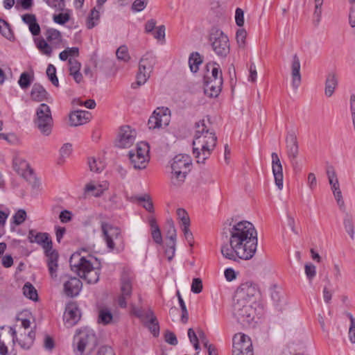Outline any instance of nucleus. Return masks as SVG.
Masks as SVG:
<instances>
[{
  "label": "nucleus",
  "instance_id": "nucleus-48",
  "mask_svg": "<svg viewBox=\"0 0 355 355\" xmlns=\"http://www.w3.org/2000/svg\"><path fill=\"white\" fill-rule=\"evenodd\" d=\"M118 60L128 62L130 59V56L128 53V47L126 46H121L118 48L116 52Z\"/></svg>",
  "mask_w": 355,
  "mask_h": 355
},
{
  "label": "nucleus",
  "instance_id": "nucleus-33",
  "mask_svg": "<svg viewBox=\"0 0 355 355\" xmlns=\"http://www.w3.org/2000/svg\"><path fill=\"white\" fill-rule=\"evenodd\" d=\"M187 173L181 171H170V180L173 185L179 187L180 186L186 179Z\"/></svg>",
  "mask_w": 355,
  "mask_h": 355
},
{
  "label": "nucleus",
  "instance_id": "nucleus-46",
  "mask_svg": "<svg viewBox=\"0 0 355 355\" xmlns=\"http://www.w3.org/2000/svg\"><path fill=\"white\" fill-rule=\"evenodd\" d=\"M0 33L7 39H11L12 37V33L8 23L1 19H0Z\"/></svg>",
  "mask_w": 355,
  "mask_h": 355
},
{
  "label": "nucleus",
  "instance_id": "nucleus-61",
  "mask_svg": "<svg viewBox=\"0 0 355 355\" xmlns=\"http://www.w3.org/2000/svg\"><path fill=\"white\" fill-rule=\"evenodd\" d=\"M68 62L69 65V73L80 70L81 64L77 60L69 58Z\"/></svg>",
  "mask_w": 355,
  "mask_h": 355
},
{
  "label": "nucleus",
  "instance_id": "nucleus-29",
  "mask_svg": "<svg viewBox=\"0 0 355 355\" xmlns=\"http://www.w3.org/2000/svg\"><path fill=\"white\" fill-rule=\"evenodd\" d=\"M46 256L47 257L46 263L50 276L53 279L55 280L58 278V253L54 250L46 254Z\"/></svg>",
  "mask_w": 355,
  "mask_h": 355
},
{
  "label": "nucleus",
  "instance_id": "nucleus-21",
  "mask_svg": "<svg viewBox=\"0 0 355 355\" xmlns=\"http://www.w3.org/2000/svg\"><path fill=\"white\" fill-rule=\"evenodd\" d=\"M191 164V160L189 156L180 154L175 156L171 161L169 168L170 170L185 171L188 173L190 171Z\"/></svg>",
  "mask_w": 355,
  "mask_h": 355
},
{
  "label": "nucleus",
  "instance_id": "nucleus-57",
  "mask_svg": "<svg viewBox=\"0 0 355 355\" xmlns=\"http://www.w3.org/2000/svg\"><path fill=\"white\" fill-rule=\"evenodd\" d=\"M191 290L194 293H200L202 290V282L200 278H194L193 279Z\"/></svg>",
  "mask_w": 355,
  "mask_h": 355
},
{
  "label": "nucleus",
  "instance_id": "nucleus-14",
  "mask_svg": "<svg viewBox=\"0 0 355 355\" xmlns=\"http://www.w3.org/2000/svg\"><path fill=\"white\" fill-rule=\"evenodd\" d=\"M101 227L107 248L113 250L115 248V241L121 239V230L105 221H101Z\"/></svg>",
  "mask_w": 355,
  "mask_h": 355
},
{
  "label": "nucleus",
  "instance_id": "nucleus-56",
  "mask_svg": "<svg viewBox=\"0 0 355 355\" xmlns=\"http://www.w3.org/2000/svg\"><path fill=\"white\" fill-rule=\"evenodd\" d=\"M175 242H168L167 243L166 249L165 250V254L168 261H171L175 255Z\"/></svg>",
  "mask_w": 355,
  "mask_h": 355
},
{
  "label": "nucleus",
  "instance_id": "nucleus-42",
  "mask_svg": "<svg viewBox=\"0 0 355 355\" xmlns=\"http://www.w3.org/2000/svg\"><path fill=\"white\" fill-rule=\"evenodd\" d=\"M72 151L71 144L67 143L64 144L60 149V157L58 159V164H62L65 162V159L69 157Z\"/></svg>",
  "mask_w": 355,
  "mask_h": 355
},
{
  "label": "nucleus",
  "instance_id": "nucleus-8",
  "mask_svg": "<svg viewBox=\"0 0 355 355\" xmlns=\"http://www.w3.org/2000/svg\"><path fill=\"white\" fill-rule=\"evenodd\" d=\"M35 124L39 130L44 135H49L51 132L53 120L51 110L49 105L42 103L36 110Z\"/></svg>",
  "mask_w": 355,
  "mask_h": 355
},
{
  "label": "nucleus",
  "instance_id": "nucleus-60",
  "mask_svg": "<svg viewBox=\"0 0 355 355\" xmlns=\"http://www.w3.org/2000/svg\"><path fill=\"white\" fill-rule=\"evenodd\" d=\"M146 0H135L132 5V9L134 12H140L146 8Z\"/></svg>",
  "mask_w": 355,
  "mask_h": 355
},
{
  "label": "nucleus",
  "instance_id": "nucleus-19",
  "mask_svg": "<svg viewBox=\"0 0 355 355\" xmlns=\"http://www.w3.org/2000/svg\"><path fill=\"white\" fill-rule=\"evenodd\" d=\"M82 288V282L77 277H69L67 279H63V291L67 297H76Z\"/></svg>",
  "mask_w": 355,
  "mask_h": 355
},
{
  "label": "nucleus",
  "instance_id": "nucleus-43",
  "mask_svg": "<svg viewBox=\"0 0 355 355\" xmlns=\"http://www.w3.org/2000/svg\"><path fill=\"white\" fill-rule=\"evenodd\" d=\"M46 76H48L49 80L51 83L55 86H59V81L58 77L56 76V69L52 64H49L46 69Z\"/></svg>",
  "mask_w": 355,
  "mask_h": 355
},
{
  "label": "nucleus",
  "instance_id": "nucleus-30",
  "mask_svg": "<svg viewBox=\"0 0 355 355\" xmlns=\"http://www.w3.org/2000/svg\"><path fill=\"white\" fill-rule=\"evenodd\" d=\"M107 189L108 184L107 182H103L101 184L92 182L86 184L85 187V193H90L94 197H99Z\"/></svg>",
  "mask_w": 355,
  "mask_h": 355
},
{
  "label": "nucleus",
  "instance_id": "nucleus-41",
  "mask_svg": "<svg viewBox=\"0 0 355 355\" xmlns=\"http://www.w3.org/2000/svg\"><path fill=\"white\" fill-rule=\"evenodd\" d=\"M345 231L349 235L350 238L354 239V230L352 216L347 214L343 221Z\"/></svg>",
  "mask_w": 355,
  "mask_h": 355
},
{
  "label": "nucleus",
  "instance_id": "nucleus-6",
  "mask_svg": "<svg viewBox=\"0 0 355 355\" xmlns=\"http://www.w3.org/2000/svg\"><path fill=\"white\" fill-rule=\"evenodd\" d=\"M211 68V75H207L205 77L204 92L209 97H216L221 91L223 85L222 73L219 66L216 63L207 66Z\"/></svg>",
  "mask_w": 355,
  "mask_h": 355
},
{
  "label": "nucleus",
  "instance_id": "nucleus-13",
  "mask_svg": "<svg viewBox=\"0 0 355 355\" xmlns=\"http://www.w3.org/2000/svg\"><path fill=\"white\" fill-rule=\"evenodd\" d=\"M170 121V110L167 107H158L149 118L148 125L150 129L160 128L167 126Z\"/></svg>",
  "mask_w": 355,
  "mask_h": 355
},
{
  "label": "nucleus",
  "instance_id": "nucleus-3",
  "mask_svg": "<svg viewBox=\"0 0 355 355\" xmlns=\"http://www.w3.org/2000/svg\"><path fill=\"white\" fill-rule=\"evenodd\" d=\"M71 270L88 284H95L99 279L101 263L92 256H81L78 252L73 253L69 260Z\"/></svg>",
  "mask_w": 355,
  "mask_h": 355
},
{
  "label": "nucleus",
  "instance_id": "nucleus-1",
  "mask_svg": "<svg viewBox=\"0 0 355 355\" xmlns=\"http://www.w3.org/2000/svg\"><path fill=\"white\" fill-rule=\"evenodd\" d=\"M230 245L221 247L224 257L230 260L239 258L251 259L255 254L257 245V232L254 225L248 220H241L230 225Z\"/></svg>",
  "mask_w": 355,
  "mask_h": 355
},
{
  "label": "nucleus",
  "instance_id": "nucleus-7",
  "mask_svg": "<svg viewBox=\"0 0 355 355\" xmlns=\"http://www.w3.org/2000/svg\"><path fill=\"white\" fill-rule=\"evenodd\" d=\"M233 315L243 327L249 326L254 319L255 310L249 301L235 300Z\"/></svg>",
  "mask_w": 355,
  "mask_h": 355
},
{
  "label": "nucleus",
  "instance_id": "nucleus-44",
  "mask_svg": "<svg viewBox=\"0 0 355 355\" xmlns=\"http://www.w3.org/2000/svg\"><path fill=\"white\" fill-rule=\"evenodd\" d=\"M89 168L92 171L99 173L102 171L105 167L104 163L100 159L90 158L88 161Z\"/></svg>",
  "mask_w": 355,
  "mask_h": 355
},
{
  "label": "nucleus",
  "instance_id": "nucleus-37",
  "mask_svg": "<svg viewBox=\"0 0 355 355\" xmlns=\"http://www.w3.org/2000/svg\"><path fill=\"white\" fill-rule=\"evenodd\" d=\"M23 293L25 297L33 300H38V295L35 288L29 282H26L23 286Z\"/></svg>",
  "mask_w": 355,
  "mask_h": 355
},
{
  "label": "nucleus",
  "instance_id": "nucleus-35",
  "mask_svg": "<svg viewBox=\"0 0 355 355\" xmlns=\"http://www.w3.org/2000/svg\"><path fill=\"white\" fill-rule=\"evenodd\" d=\"M150 225L151 229V236L153 241L157 244H162V236L161 231L154 218H151L150 220Z\"/></svg>",
  "mask_w": 355,
  "mask_h": 355
},
{
  "label": "nucleus",
  "instance_id": "nucleus-5",
  "mask_svg": "<svg viewBox=\"0 0 355 355\" xmlns=\"http://www.w3.org/2000/svg\"><path fill=\"white\" fill-rule=\"evenodd\" d=\"M45 39L39 37L35 40L38 50L44 55L50 57L53 50L61 46V33L54 28H49L44 33Z\"/></svg>",
  "mask_w": 355,
  "mask_h": 355
},
{
  "label": "nucleus",
  "instance_id": "nucleus-58",
  "mask_svg": "<svg viewBox=\"0 0 355 355\" xmlns=\"http://www.w3.org/2000/svg\"><path fill=\"white\" fill-rule=\"evenodd\" d=\"M327 175L330 185L334 184V182H338L336 173L333 166H329L327 168Z\"/></svg>",
  "mask_w": 355,
  "mask_h": 355
},
{
  "label": "nucleus",
  "instance_id": "nucleus-20",
  "mask_svg": "<svg viewBox=\"0 0 355 355\" xmlns=\"http://www.w3.org/2000/svg\"><path fill=\"white\" fill-rule=\"evenodd\" d=\"M272 170L275 178L276 186L279 190L283 189V168L278 155L276 153H272Z\"/></svg>",
  "mask_w": 355,
  "mask_h": 355
},
{
  "label": "nucleus",
  "instance_id": "nucleus-11",
  "mask_svg": "<svg viewBox=\"0 0 355 355\" xmlns=\"http://www.w3.org/2000/svg\"><path fill=\"white\" fill-rule=\"evenodd\" d=\"M209 41L214 51L218 55L225 57L229 53V39L222 31L213 29L210 33Z\"/></svg>",
  "mask_w": 355,
  "mask_h": 355
},
{
  "label": "nucleus",
  "instance_id": "nucleus-34",
  "mask_svg": "<svg viewBox=\"0 0 355 355\" xmlns=\"http://www.w3.org/2000/svg\"><path fill=\"white\" fill-rule=\"evenodd\" d=\"M101 9L96 6L91 10L87 19V27L89 29H92L98 24L100 19V10Z\"/></svg>",
  "mask_w": 355,
  "mask_h": 355
},
{
  "label": "nucleus",
  "instance_id": "nucleus-28",
  "mask_svg": "<svg viewBox=\"0 0 355 355\" xmlns=\"http://www.w3.org/2000/svg\"><path fill=\"white\" fill-rule=\"evenodd\" d=\"M91 118V114L85 110H76L69 115L70 124L72 126H78L87 123Z\"/></svg>",
  "mask_w": 355,
  "mask_h": 355
},
{
  "label": "nucleus",
  "instance_id": "nucleus-16",
  "mask_svg": "<svg viewBox=\"0 0 355 355\" xmlns=\"http://www.w3.org/2000/svg\"><path fill=\"white\" fill-rule=\"evenodd\" d=\"M137 132L129 125L121 127L116 140V146L121 148L130 147L135 141Z\"/></svg>",
  "mask_w": 355,
  "mask_h": 355
},
{
  "label": "nucleus",
  "instance_id": "nucleus-49",
  "mask_svg": "<svg viewBox=\"0 0 355 355\" xmlns=\"http://www.w3.org/2000/svg\"><path fill=\"white\" fill-rule=\"evenodd\" d=\"M26 218V212L24 209H19L12 216V223L16 225L23 223Z\"/></svg>",
  "mask_w": 355,
  "mask_h": 355
},
{
  "label": "nucleus",
  "instance_id": "nucleus-31",
  "mask_svg": "<svg viewBox=\"0 0 355 355\" xmlns=\"http://www.w3.org/2000/svg\"><path fill=\"white\" fill-rule=\"evenodd\" d=\"M338 86V78L334 72H330L327 75L325 80L324 94L327 97H331Z\"/></svg>",
  "mask_w": 355,
  "mask_h": 355
},
{
  "label": "nucleus",
  "instance_id": "nucleus-32",
  "mask_svg": "<svg viewBox=\"0 0 355 355\" xmlns=\"http://www.w3.org/2000/svg\"><path fill=\"white\" fill-rule=\"evenodd\" d=\"M48 93L40 85L35 84L32 88L31 96L35 101L40 102L47 99Z\"/></svg>",
  "mask_w": 355,
  "mask_h": 355
},
{
  "label": "nucleus",
  "instance_id": "nucleus-64",
  "mask_svg": "<svg viewBox=\"0 0 355 355\" xmlns=\"http://www.w3.org/2000/svg\"><path fill=\"white\" fill-rule=\"evenodd\" d=\"M349 108L353 124H355V94H352L349 98Z\"/></svg>",
  "mask_w": 355,
  "mask_h": 355
},
{
  "label": "nucleus",
  "instance_id": "nucleus-4",
  "mask_svg": "<svg viewBox=\"0 0 355 355\" xmlns=\"http://www.w3.org/2000/svg\"><path fill=\"white\" fill-rule=\"evenodd\" d=\"M73 344L76 355H88L96 347L97 337L93 329L81 328L76 331Z\"/></svg>",
  "mask_w": 355,
  "mask_h": 355
},
{
  "label": "nucleus",
  "instance_id": "nucleus-63",
  "mask_svg": "<svg viewBox=\"0 0 355 355\" xmlns=\"http://www.w3.org/2000/svg\"><path fill=\"white\" fill-rule=\"evenodd\" d=\"M184 237L189 244L192 246L193 243V236L191 232L189 230V225H184L182 228Z\"/></svg>",
  "mask_w": 355,
  "mask_h": 355
},
{
  "label": "nucleus",
  "instance_id": "nucleus-15",
  "mask_svg": "<svg viewBox=\"0 0 355 355\" xmlns=\"http://www.w3.org/2000/svg\"><path fill=\"white\" fill-rule=\"evenodd\" d=\"M259 294L258 288L255 284L251 282H245L242 284L237 289L235 294V300L249 301L252 304Z\"/></svg>",
  "mask_w": 355,
  "mask_h": 355
},
{
  "label": "nucleus",
  "instance_id": "nucleus-38",
  "mask_svg": "<svg viewBox=\"0 0 355 355\" xmlns=\"http://www.w3.org/2000/svg\"><path fill=\"white\" fill-rule=\"evenodd\" d=\"M166 239L169 240V242H176L177 233L175 227V224L171 218H168L166 220Z\"/></svg>",
  "mask_w": 355,
  "mask_h": 355
},
{
  "label": "nucleus",
  "instance_id": "nucleus-45",
  "mask_svg": "<svg viewBox=\"0 0 355 355\" xmlns=\"http://www.w3.org/2000/svg\"><path fill=\"white\" fill-rule=\"evenodd\" d=\"M177 295H178V302H179V304H180V308L182 310L181 321L185 324L188 322V320H189V313L187 309V306L184 303V301L182 299L179 291H178Z\"/></svg>",
  "mask_w": 355,
  "mask_h": 355
},
{
  "label": "nucleus",
  "instance_id": "nucleus-36",
  "mask_svg": "<svg viewBox=\"0 0 355 355\" xmlns=\"http://www.w3.org/2000/svg\"><path fill=\"white\" fill-rule=\"evenodd\" d=\"M202 60L198 53L193 52L190 55L189 58V65L192 72H197L199 69V66L202 64Z\"/></svg>",
  "mask_w": 355,
  "mask_h": 355
},
{
  "label": "nucleus",
  "instance_id": "nucleus-23",
  "mask_svg": "<svg viewBox=\"0 0 355 355\" xmlns=\"http://www.w3.org/2000/svg\"><path fill=\"white\" fill-rule=\"evenodd\" d=\"M10 332L12 336L13 342H17L22 349H28L33 345L35 338V333L33 331H31L28 334H21L19 338L17 336L15 328L10 327Z\"/></svg>",
  "mask_w": 355,
  "mask_h": 355
},
{
  "label": "nucleus",
  "instance_id": "nucleus-22",
  "mask_svg": "<svg viewBox=\"0 0 355 355\" xmlns=\"http://www.w3.org/2000/svg\"><path fill=\"white\" fill-rule=\"evenodd\" d=\"M80 311L75 303L69 304L64 314V323L68 327H73L79 321Z\"/></svg>",
  "mask_w": 355,
  "mask_h": 355
},
{
  "label": "nucleus",
  "instance_id": "nucleus-17",
  "mask_svg": "<svg viewBox=\"0 0 355 355\" xmlns=\"http://www.w3.org/2000/svg\"><path fill=\"white\" fill-rule=\"evenodd\" d=\"M232 355H239L243 350H252L251 339L247 335L239 333L233 337Z\"/></svg>",
  "mask_w": 355,
  "mask_h": 355
},
{
  "label": "nucleus",
  "instance_id": "nucleus-26",
  "mask_svg": "<svg viewBox=\"0 0 355 355\" xmlns=\"http://www.w3.org/2000/svg\"><path fill=\"white\" fill-rule=\"evenodd\" d=\"M292 86L297 89L301 83L300 61L297 54L293 55L291 62Z\"/></svg>",
  "mask_w": 355,
  "mask_h": 355
},
{
  "label": "nucleus",
  "instance_id": "nucleus-39",
  "mask_svg": "<svg viewBox=\"0 0 355 355\" xmlns=\"http://www.w3.org/2000/svg\"><path fill=\"white\" fill-rule=\"evenodd\" d=\"M112 318L113 315L107 308H102L99 310L98 319L99 323L107 324L111 322Z\"/></svg>",
  "mask_w": 355,
  "mask_h": 355
},
{
  "label": "nucleus",
  "instance_id": "nucleus-62",
  "mask_svg": "<svg viewBox=\"0 0 355 355\" xmlns=\"http://www.w3.org/2000/svg\"><path fill=\"white\" fill-rule=\"evenodd\" d=\"M307 185L311 191H313L317 187V180L313 173H309L307 177Z\"/></svg>",
  "mask_w": 355,
  "mask_h": 355
},
{
  "label": "nucleus",
  "instance_id": "nucleus-53",
  "mask_svg": "<svg viewBox=\"0 0 355 355\" xmlns=\"http://www.w3.org/2000/svg\"><path fill=\"white\" fill-rule=\"evenodd\" d=\"M19 86L22 89H26L31 85V79L30 76L27 73H22L19 77V80L18 81Z\"/></svg>",
  "mask_w": 355,
  "mask_h": 355
},
{
  "label": "nucleus",
  "instance_id": "nucleus-51",
  "mask_svg": "<svg viewBox=\"0 0 355 355\" xmlns=\"http://www.w3.org/2000/svg\"><path fill=\"white\" fill-rule=\"evenodd\" d=\"M247 33L244 29H239L236 32V39L238 43V45L241 48H244L245 45V40H246Z\"/></svg>",
  "mask_w": 355,
  "mask_h": 355
},
{
  "label": "nucleus",
  "instance_id": "nucleus-50",
  "mask_svg": "<svg viewBox=\"0 0 355 355\" xmlns=\"http://www.w3.org/2000/svg\"><path fill=\"white\" fill-rule=\"evenodd\" d=\"M304 270L306 277L309 282H311L316 275V268L312 263H306L304 266Z\"/></svg>",
  "mask_w": 355,
  "mask_h": 355
},
{
  "label": "nucleus",
  "instance_id": "nucleus-10",
  "mask_svg": "<svg viewBox=\"0 0 355 355\" xmlns=\"http://www.w3.org/2000/svg\"><path fill=\"white\" fill-rule=\"evenodd\" d=\"M149 146L146 142H139L136 148L129 151L131 164L135 169H144L149 162Z\"/></svg>",
  "mask_w": 355,
  "mask_h": 355
},
{
  "label": "nucleus",
  "instance_id": "nucleus-54",
  "mask_svg": "<svg viewBox=\"0 0 355 355\" xmlns=\"http://www.w3.org/2000/svg\"><path fill=\"white\" fill-rule=\"evenodd\" d=\"M350 327L349 329V338L352 343H355V319L351 313H349Z\"/></svg>",
  "mask_w": 355,
  "mask_h": 355
},
{
  "label": "nucleus",
  "instance_id": "nucleus-55",
  "mask_svg": "<svg viewBox=\"0 0 355 355\" xmlns=\"http://www.w3.org/2000/svg\"><path fill=\"white\" fill-rule=\"evenodd\" d=\"M53 21L60 25H63L69 21L70 17L68 13H60L58 15H53Z\"/></svg>",
  "mask_w": 355,
  "mask_h": 355
},
{
  "label": "nucleus",
  "instance_id": "nucleus-27",
  "mask_svg": "<svg viewBox=\"0 0 355 355\" xmlns=\"http://www.w3.org/2000/svg\"><path fill=\"white\" fill-rule=\"evenodd\" d=\"M12 164L14 170L24 178H26L32 173L29 164L19 156H15L13 158Z\"/></svg>",
  "mask_w": 355,
  "mask_h": 355
},
{
  "label": "nucleus",
  "instance_id": "nucleus-12",
  "mask_svg": "<svg viewBox=\"0 0 355 355\" xmlns=\"http://www.w3.org/2000/svg\"><path fill=\"white\" fill-rule=\"evenodd\" d=\"M133 279V275L128 272H123L121 277V293L117 299L118 304L121 308L127 306V300L132 295Z\"/></svg>",
  "mask_w": 355,
  "mask_h": 355
},
{
  "label": "nucleus",
  "instance_id": "nucleus-25",
  "mask_svg": "<svg viewBox=\"0 0 355 355\" xmlns=\"http://www.w3.org/2000/svg\"><path fill=\"white\" fill-rule=\"evenodd\" d=\"M136 314L138 317L141 318L145 323L147 324V326L154 336L158 335L159 331L158 322L151 310L147 311L144 314L141 313H137Z\"/></svg>",
  "mask_w": 355,
  "mask_h": 355
},
{
  "label": "nucleus",
  "instance_id": "nucleus-18",
  "mask_svg": "<svg viewBox=\"0 0 355 355\" xmlns=\"http://www.w3.org/2000/svg\"><path fill=\"white\" fill-rule=\"evenodd\" d=\"M28 239L31 243H36L42 245L46 254L54 251L52 249L51 240L47 233L35 234L33 230H30L28 232Z\"/></svg>",
  "mask_w": 355,
  "mask_h": 355
},
{
  "label": "nucleus",
  "instance_id": "nucleus-24",
  "mask_svg": "<svg viewBox=\"0 0 355 355\" xmlns=\"http://www.w3.org/2000/svg\"><path fill=\"white\" fill-rule=\"evenodd\" d=\"M286 148L288 159L297 158L299 154V145L295 133L288 132L286 137Z\"/></svg>",
  "mask_w": 355,
  "mask_h": 355
},
{
  "label": "nucleus",
  "instance_id": "nucleus-40",
  "mask_svg": "<svg viewBox=\"0 0 355 355\" xmlns=\"http://www.w3.org/2000/svg\"><path fill=\"white\" fill-rule=\"evenodd\" d=\"M151 35L153 37L161 44H164L166 42L165 35H166V28L164 25H160L157 26V28L151 33Z\"/></svg>",
  "mask_w": 355,
  "mask_h": 355
},
{
  "label": "nucleus",
  "instance_id": "nucleus-47",
  "mask_svg": "<svg viewBox=\"0 0 355 355\" xmlns=\"http://www.w3.org/2000/svg\"><path fill=\"white\" fill-rule=\"evenodd\" d=\"M178 219L182 223V226L190 225V218L185 209L179 208L176 211Z\"/></svg>",
  "mask_w": 355,
  "mask_h": 355
},
{
  "label": "nucleus",
  "instance_id": "nucleus-9",
  "mask_svg": "<svg viewBox=\"0 0 355 355\" xmlns=\"http://www.w3.org/2000/svg\"><path fill=\"white\" fill-rule=\"evenodd\" d=\"M157 62L156 56L152 52L146 53L140 59L139 71L137 74V85L140 86L146 83Z\"/></svg>",
  "mask_w": 355,
  "mask_h": 355
},
{
  "label": "nucleus",
  "instance_id": "nucleus-59",
  "mask_svg": "<svg viewBox=\"0 0 355 355\" xmlns=\"http://www.w3.org/2000/svg\"><path fill=\"white\" fill-rule=\"evenodd\" d=\"M157 28V21L154 19L148 20L144 24V31L147 34H151Z\"/></svg>",
  "mask_w": 355,
  "mask_h": 355
},
{
  "label": "nucleus",
  "instance_id": "nucleus-52",
  "mask_svg": "<svg viewBox=\"0 0 355 355\" xmlns=\"http://www.w3.org/2000/svg\"><path fill=\"white\" fill-rule=\"evenodd\" d=\"M324 0H315V10L313 12L314 17L318 23L320 21L322 15V6Z\"/></svg>",
  "mask_w": 355,
  "mask_h": 355
},
{
  "label": "nucleus",
  "instance_id": "nucleus-2",
  "mask_svg": "<svg viewBox=\"0 0 355 355\" xmlns=\"http://www.w3.org/2000/svg\"><path fill=\"white\" fill-rule=\"evenodd\" d=\"M208 125H209V121L205 119L200 120L195 125L193 152L198 163L204 164L216 144L217 137Z\"/></svg>",
  "mask_w": 355,
  "mask_h": 355
}]
</instances>
